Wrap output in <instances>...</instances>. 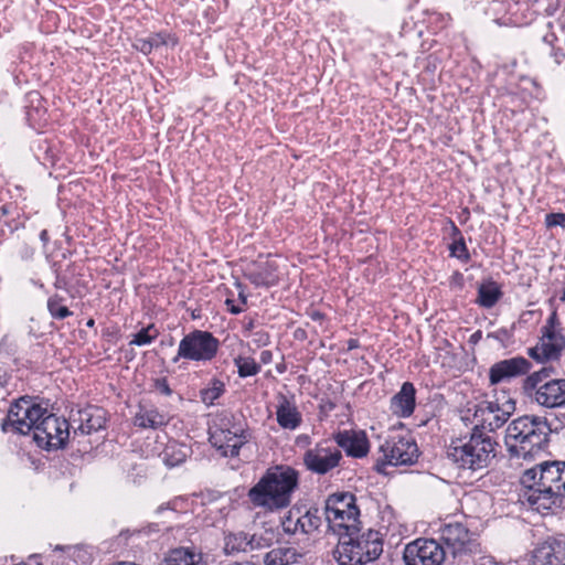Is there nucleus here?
I'll return each mask as SVG.
<instances>
[{
    "label": "nucleus",
    "instance_id": "42",
    "mask_svg": "<svg viewBox=\"0 0 565 565\" xmlns=\"http://www.w3.org/2000/svg\"><path fill=\"white\" fill-rule=\"evenodd\" d=\"M273 532L265 531L264 534H253L249 536V551L269 547L271 545Z\"/></svg>",
    "mask_w": 565,
    "mask_h": 565
},
{
    "label": "nucleus",
    "instance_id": "25",
    "mask_svg": "<svg viewBox=\"0 0 565 565\" xmlns=\"http://www.w3.org/2000/svg\"><path fill=\"white\" fill-rule=\"evenodd\" d=\"M191 449L185 444H181L178 440L171 439L166 444V447L160 454L163 463L169 468H174L182 465Z\"/></svg>",
    "mask_w": 565,
    "mask_h": 565
},
{
    "label": "nucleus",
    "instance_id": "60",
    "mask_svg": "<svg viewBox=\"0 0 565 565\" xmlns=\"http://www.w3.org/2000/svg\"><path fill=\"white\" fill-rule=\"evenodd\" d=\"M235 285L237 286V288H239L238 299L241 300V302H242L243 305H246V303H247V296H246V295H245V292H244V287H243V285H242L239 281H237Z\"/></svg>",
    "mask_w": 565,
    "mask_h": 565
},
{
    "label": "nucleus",
    "instance_id": "57",
    "mask_svg": "<svg viewBox=\"0 0 565 565\" xmlns=\"http://www.w3.org/2000/svg\"><path fill=\"white\" fill-rule=\"evenodd\" d=\"M259 359L263 364H268L273 361V352L269 350H263L259 354Z\"/></svg>",
    "mask_w": 565,
    "mask_h": 565
},
{
    "label": "nucleus",
    "instance_id": "6",
    "mask_svg": "<svg viewBox=\"0 0 565 565\" xmlns=\"http://www.w3.org/2000/svg\"><path fill=\"white\" fill-rule=\"evenodd\" d=\"M324 516L333 532H354L361 525L356 497L349 491L329 494L324 502Z\"/></svg>",
    "mask_w": 565,
    "mask_h": 565
},
{
    "label": "nucleus",
    "instance_id": "26",
    "mask_svg": "<svg viewBox=\"0 0 565 565\" xmlns=\"http://www.w3.org/2000/svg\"><path fill=\"white\" fill-rule=\"evenodd\" d=\"M503 297L501 286L493 279H488L478 286L476 303L481 308L490 309Z\"/></svg>",
    "mask_w": 565,
    "mask_h": 565
},
{
    "label": "nucleus",
    "instance_id": "27",
    "mask_svg": "<svg viewBox=\"0 0 565 565\" xmlns=\"http://www.w3.org/2000/svg\"><path fill=\"white\" fill-rule=\"evenodd\" d=\"M302 554L294 547H277L267 552L264 556L265 565H291L298 563Z\"/></svg>",
    "mask_w": 565,
    "mask_h": 565
},
{
    "label": "nucleus",
    "instance_id": "16",
    "mask_svg": "<svg viewBox=\"0 0 565 565\" xmlns=\"http://www.w3.org/2000/svg\"><path fill=\"white\" fill-rule=\"evenodd\" d=\"M565 539L550 537L533 551V565H564Z\"/></svg>",
    "mask_w": 565,
    "mask_h": 565
},
{
    "label": "nucleus",
    "instance_id": "63",
    "mask_svg": "<svg viewBox=\"0 0 565 565\" xmlns=\"http://www.w3.org/2000/svg\"><path fill=\"white\" fill-rule=\"evenodd\" d=\"M347 347H348V350L351 351V350L358 349L360 347V342L355 338H350L347 341Z\"/></svg>",
    "mask_w": 565,
    "mask_h": 565
},
{
    "label": "nucleus",
    "instance_id": "35",
    "mask_svg": "<svg viewBox=\"0 0 565 565\" xmlns=\"http://www.w3.org/2000/svg\"><path fill=\"white\" fill-rule=\"evenodd\" d=\"M225 393V384L220 379H212L209 385L200 390V398L206 406L214 405V402Z\"/></svg>",
    "mask_w": 565,
    "mask_h": 565
},
{
    "label": "nucleus",
    "instance_id": "48",
    "mask_svg": "<svg viewBox=\"0 0 565 565\" xmlns=\"http://www.w3.org/2000/svg\"><path fill=\"white\" fill-rule=\"evenodd\" d=\"M153 387L162 395L170 396L172 394V390L170 388L167 377L156 379L153 381Z\"/></svg>",
    "mask_w": 565,
    "mask_h": 565
},
{
    "label": "nucleus",
    "instance_id": "29",
    "mask_svg": "<svg viewBox=\"0 0 565 565\" xmlns=\"http://www.w3.org/2000/svg\"><path fill=\"white\" fill-rule=\"evenodd\" d=\"M160 565H202L201 554L189 548L172 550Z\"/></svg>",
    "mask_w": 565,
    "mask_h": 565
},
{
    "label": "nucleus",
    "instance_id": "49",
    "mask_svg": "<svg viewBox=\"0 0 565 565\" xmlns=\"http://www.w3.org/2000/svg\"><path fill=\"white\" fill-rule=\"evenodd\" d=\"M542 329H562L556 310H553Z\"/></svg>",
    "mask_w": 565,
    "mask_h": 565
},
{
    "label": "nucleus",
    "instance_id": "22",
    "mask_svg": "<svg viewBox=\"0 0 565 565\" xmlns=\"http://www.w3.org/2000/svg\"><path fill=\"white\" fill-rule=\"evenodd\" d=\"M562 385L563 384H558V379L548 380L544 385H539L536 390L525 394V396L543 407H562V403L559 401L561 392H558Z\"/></svg>",
    "mask_w": 565,
    "mask_h": 565
},
{
    "label": "nucleus",
    "instance_id": "24",
    "mask_svg": "<svg viewBox=\"0 0 565 565\" xmlns=\"http://www.w3.org/2000/svg\"><path fill=\"white\" fill-rule=\"evenodd\" d=\"M541 342L545 344L546 356L559 360L565 350V335L563 329H541Z\"/></svg>",
    "mask_w": 565,
    "mask_h": 565
},
{
    "label": "nucleus",
    "instance_id": "39",
    "mask_svg": "<svg viewBox=\"0 0 565 565\" xmlns=\"http://www.w3.org/2000/svg\"><path fill=\"white\" fill-rule=\"evenodd\" d=\"M158 334L159 331L156 329V326L150 323L135 333L129 344L137 347L150 344L158 337Z\"/></svg>",
    "mask_w": 565,
    "mask_h": 565
},
{
    "label": "nucleus",
    "instance_id": "4",
    "mask_svg": "<svg viewBox=\"0 0 565 565\" xmlns=\"http://www.w3.org/2000/svg\"><path fill=\"white\" fill-rule=\"evenodd\" d=\"M497 445L480 426L476 425L468 439L463 437L448 446L447 458L459 469L481 470L489 467L495 457Z\"/></svg>",
    "mask_w": 565,
    "mask_h": 565
},
{
    "label": "nucleus",
    "instance_id": "14",
    "mask_svg": "<svg viewBox=\"0 0 565 565\" xmlns=\"http://www.w3.org/2000/svg\"><path fill=\"white\" fill-rule=\"evenodd\" d=\"M249 436L248 430L242 427L224 425L211 430L209 440L221 456L233 458L238 456L239 449L248 441Z\"/></svg>",
    "mask_w": 565,
    "mask_h": 565
},
{
    "label": "nucleus",
    "instance_id": "56",
    "mask_svg": "<svg viewBox=\"0 0 565 565\" xmlns=\"http://www.w3.org/2000/svg\"><path fill=\"white\" fill-rule=\"evenodd\" d=\"M473 565H502V564L497 563L491 556H482Z\"/></svg>",
    "mask_w": 565,
    "mask_h": 565
},
{
    "label": "nucleus",
    "instance_id": "31",
    "mask_svg": "<svg viewBox=\"0 0 565 565\" xmlns=\"http://www.w3.org/2000/svg\"><path fill=\"white\" fill-rule=\"evenodd\" d=\"M298 532L310 534L321 526V515L319 509L316 507L309 508L305 514L297 515Z\"/></svg>",
    "mask_w": 565,
    "mask_h": 565
},
{
    "label": "nucleus",
    "instance_id": "53",
    "mask_svg": "<svg viewBox=\"0 0 565 565\" xmlns=\"http://www.w3.org/2000/svg\"><path fill=\"white\" fill-rule=\"evenodd\" d=\"M449 224H450V237L452 238V241L459 238V237H463L461 231L458 228V226L455 224V222L452 220H449L448 221Z\"/></svg>",
    "mask_w": 565,
    "mask_h": 565
},
{
    "label": "nucleus",
    "instance_id": "58",
    "mask_svg": "<svg viewBox=\"0 0 565 565\" xmlns=\"http://www.w3.org/2000/svg\"><path fill=\"white\" fill-rule=\"evenodd\" d=\"M296 443L298 446H309L311 444V438L308 435H300L297 437Z\"/></svg>",
    "mask_w": 565,
    "mask_h": 565
},
{
    "label": "nucleus",
    "instance_id": "3",
    "mask_svg": "<svg viewBox=\"0 0 565 565\" xmlns=\"http://www.w3.org/2000/svg\"><path fill=\"white\" fill-rule=\"evenodd\" d=\"M559 465L561 460L543 461L522 473L520 482L525 488L524 498L536 510L559 507L555 486L561 476Z\"/></svg>",
    "mask_w": 565,
    "mask_h": 565
},
{
    "label": "nucleus",
    "instance_id": "41",
    "mask_svg": "<svg viewBox=\"0 0 565 565\" xmlns=\"http://www.w3.org/2000/svg\"><path fill=\"white\" fill-rule=\"evenodd\" d=\"M561 7V0H540L532 8L535 13L552 17Z\"/></svg>",
    "mask_w": 565,
    "mask_h": 565
},
{
    "label": "nucleus",
    "instance_id": "38",
    "mask_svg": "<svg viewBox=\"0 0 565 565\" xmlns=\"http://www.w3.org/2000/svg\"><path fill=\"white\" fill-rule=\"evenodd\" d=\"M501 409V403L500 399L497 398L495 401H483L476 405L475 409V417H480L482 422V426L480 428H484L486 423L488 422V418L486 415H492L495 413H499Z\"/></svg>",
    "mask_w": 565,
    "mask_h": 565
},
{
    "label": "nucleus",
    "instance_id": "8",
    "mask_svg": "<svg viewBox=\"0 0 565 565\" xmlns=\"http://www.w3.org/2000/svg\"><path fill=\"white\" fill-rule=\"evenodd\" d=\"M220 347V340L212 332L194 329L181 339L177 355L172 359V362L177 363L183 359L192 362L207 363L216 358Z\"/></svg>",
    "mask_w": 565,
    "mask_h": 565
},
{
    "label": "nucleus",
    "instance_id": "11",
    "mask_svg": "<svg viewBox=\"0 0 565 565\" xmlns=\"http://www.w3.org/2000/svg\"><path fill=\"white\" fill-rule=\"evenodd\" d=\"M46 413V407L35 403L30 396H22L9 408L1 423V429L12 430L20 435H29L35 423Z\"/></svg>",
    "mask_w": 565,
    "mask_h": 565
},
{
    "label": "nucleus",
    "instance_id": "32",
    "mask_svg": "<svg viewBox=\"0 0 565 565\" xmlns=\"http://www.w3.org/2000/svg\"><path fill=\"white\" fill-rule=\"evenodd\" d=\"M249 536L250 535L244 531L226 534L224 544L225 552L228 554L248 552Z\"/></svg>",
    "mask_w": 565,
    "mask_h": 565
},
{
    "label": "nucleus",
    "instance_id": "12",
    "mask_svg": "<svg viewBox=\"0 0 565 565\" xmlns=\"http://www.w3.org/2000/svg\"><path fill=\"white\" fill-rule=\"evenodd\" d=\"M448 552L440 541L419 537L408 543L403 553L405 565H443Z\"/></svg>",
    "mask_w": 565,
    "mask_h": 565
},
{
    "label": "nucleus",
    "instance_id": "28",
    "mask_svg": "<svg viewBox=\"0 0 565 565\" xmlns=\"http://www.w3.org/2000/svg\"><path fill=\"white\" fill-rule=\"evenodd\" d=\"M171 41L172 45L177 44V40L172 38L170 34L166 32H158L151 34L147 39H137L134 43V47L143 53L145 55H149L153 49H158L161 45H167Z\"/></svg>",
    "mask_w": 565,
    "mask_h": 565
},
{
    "label": "nucleus",
    "instance_id": "34",
    "mask_svg": "<svg viewBox=\"0 0 565 565\" xmlns=\"http://www.w3.org/2000/svg\"><path fill=\"white\" fill-rule=\"evenodd\" d=\"M64 302L65 298L58 294H53L47 298L46 308L52 319L64 320L73 316V311H71Z\"/></svg>",
    "mask_w": 565,
    "mask_h": 565
},
{
    "label": "nucleus",
    "instance_id": "20",
    "mask_svg": "<svg viewBox=\"0 0 565 565\" xmlns=\"http://www.w3.org/2000/svg\"><path fill=\"white\" fill-rule=\"evenodd\" d=\"M77 415L78 418H74L73 420L79 422V425L77 429L74 430V434L79 430L82 435H90L106 426V411L102 407L89 405L79 409Z\"/></svg>",
    "mask_w": 565,
    "mask_h": 565
},
{
    "label": "nucleus",
    "instance_id": "2",
    "mask_svg": "<svg viewBox=\"0 0 565 565\" xmlns=\"http://www.w3.org/2000/svg\"><path fill=\"white\" fill-rule=\"evenodd\" d=\"M551 433V425L545 417L524 415L513 419L504 437L510 457L533 459L548 447Z\"/></svg>",
    "mask_w": 565,
    "mask_h": 565
},
{
    "label": "nucleus",
    "instance_id": "7",
    "mask_svg": "<svg viewBox=\"0 0 565 565\" xmlns=\"http://www.w3.org/2000/svg\"><path fill=\"white\" fill-rule=\"evenodd\" d=\"M440 542L448 555L459 563H469V558L481 554V544L478 535L460 522L448 523L440 530Z\"/></svg>",
    "mask_w": 565,
    "mask_h": 565
},
{
    "label": "nucleus",
    "instance_id": "47",
    "mask_svg": "<svg viewBox=\"0 0 565 565\" xmlns=\"http://www.w3.org/2000/svg\"><path fill=\"white\" fill-rule=\"evenodd\" d=\"M547 227L561 226L565 228V213H548L545 215Z\"/></svg>",
    "mask_w": 565,
    "mask_h": 565
},
{
    "label": "nucleus",
    "instance_id": "61",
    "mask_svg": "<svg viewBox=\"0 0 565 565\" xmlns=\"http://www.w3.org/2000/svg\"><path fill=\"white\" fill-rule=\"evenodd\" d=\"M558 384H564L558 392H561L559 401L562 403V407H565V379H558Z\"/></svg>",
    "mask_w": 565,
    "mask_h": 565
},
{
    "label": "nucleus",
    "instance_id": "43",
    "mask_svg": "<svg viewBox=\"0 0 565 565\" xmlns=\"http://www.w3.org/2000/svg\"><path fill=\"white\" fill-rule=\"evenodd\" d=\"M300 513V509L294 507L289 510L288 514L282 519L281 525L286 533L295 534L298 532L297 515Z\"/></svg>",
    "mask_w": 565,
    "mask_h": 565
},
{
    "label": "nucleus",
    "instance_id": "36",
    "mask_svg": "<svg viewBox=\"0 0 565 565\" xmlns=\"http://www.w3.org/2000/svg\"><path fill=\"white\" fill-rule=\"evenodd\" d=\"M239 377L254 376L260 372V365L250 356H237L234 359Z\"/></svg>",
    "mask_w": 565,
    "mask_h": 565
},
{
    "label": "nucleus",
    "instance_id": "45",
    "mask_svg": "<svg viewBox=\"0 0 565 565\" xmlns=\"http://www.w3.org/2000/svg\"><path fill=\"white\" fill-rule=\"evenodd\" d=\"M160 532V525L159 523H149L148 525L141 527V529H138V530H134V531H130V530H124L120 532V536H125L126 539L130 535H134V534H151V533H158Z\"/></svg>",
    "mask_w": 565,
    "mask_h": 565
},
{
    "label": "nucleus",
    "instance_id": "17",
    "mask_svg": "<svg viewBox=\"0 0 565 565\" xmlns=\"http://www.w3.org/2000/svg\"><path fill=\"white\" fill-rule=\"evenodd\" d=\"M277 270L275 262H254L244 270V277L257 288H270L279 281Z\"/></svg>",
    "mask_w": 565,
    "mask_h": 565
},
{
    "label": "nucleus",
    "instance_id": "1",
    "mask_svg": "<svg viewBox=\"0 0 565 565\" xmlns=\"http://www.w3.org/2000/svg\"><path fill=\"white\" fill-rule=\"evenodd\" d=\"M298 488L299 471L288 465H276L249 488L247 498L254 508L279 512L291 504L292 494Z\"/></svg>",
    "mask_w": 565,
    "mask_h": 565
},
{
    "label": "nucleus",
    "instance_id": "55",
    "mask_svg": "<svg viewBox=\"0 0 565 565\" xmlns=\"http://www.w3.org/2000/svg\"><path fill=\"white\" fill-rule=\"evenodd\" d=\"M226 306L227 310L233 315H238L244 310L243 307L236 306L231 299H226Z\"/></svg>",
    "mask_w": 565,
    "mask_h": 565
},
{
    "label": "nucleus",
    "instance_id": "13",
    "mask_svg": "<svg viewBox=\"0 0 565 565\" xmlns=\"http://www.w3.org/2000/svg\"><path fill=\"white\" fill-rule=\"evenodd\" d=\"M341 460V449L329 439L317 443L313 447L308 448L302 456L305 468L318 476L329 473L340 466Z\"/></svg>",
    "mask_w": 565,
    "mask_h": 565
},
{
    "label": "nucleus",
    "instance_id": "18",
    "mask_svg": "<svg viewBox=\"0 0 565 565\" xmlns=\"http://www.w3.org/2000/svg\"><path fill=\"white\" fill-rule=\"evenodd\" d=\"M335 447L343 449L348 456L362 458L369 452V440L365 433L343 430L334 435Z\"/></svg>",
    "mask_w": 565,
    "mask_h": 565
},
{
    "label": "nucleus",
    "instance_id": "46",
    "mask_svg": "<svg viewBox=\"0 0 565 565\" xmlns=\"http://www.w3.org/2000/svg\"><path fill=\"white\" fill-rule=\"evenodd\" d=\"M558 473L561 476L557 478L555 486H556V493L558 495L559 505H561L563 502V499L565 498V461L561 460Z\"/></svg>",
    "mask_w": 565,
    "mask_h": 565
},
{
    "label": "nucleus",
    "instance_id": "62",
    "mask_svg": "<svg viewBox=\"0 0 565 565\" xmlns=\"http://www.w3.org/2000/svg\"><path fill=\"white\" fill-rule=\"evenodd\" d=\"M294 337L296 340H306L307 339V332L302 328H298L295 330Z\"/></svg>",
    "mask_w": 565,
    "mask_h": 565
},
{
    "label": "nucleus",
    "instance_id": "9",
    "mask_svg": "<svg viewBox=\"0 0 565 565\" xmlns=\"http://www.w3.org/2000/svg\"><path fill=\"white\" fill-rule=\"evenodd\" d=\"M382 456L376 459L373 469L381 475H387V466H412L418 457V446L413 438L393 437L380 446Z\"/></svg>",
    "mask_w": 565,
    "mask_h": 565
},
{
    "label": "nucleus",
    "instance_id": "37",
    "mask_svg": "<svg viewBox=\"0 0 565 565\" xmlns=\"http://www.w3.org/2000/svg\"><path fill=\"white\" fill-rule=\"evenodd\" d=\"M26 99L31 105H33L34 103H38L36 107L29 106V105L25 106L26 120L29 121L30 125H33L38 120V118H41L45 114V109L40 106L42 97L38 92L29 93L26 95Z\"/></svg>",
    "mask_w": 565,
    "mask_h": 565
},
{
    "label": "nucleus",
    "instance_id": "64",
    "mask_svg": "<svg viewBox=\"0 0 565 565\" xmlns=\"http://www.w3.org/2000/svg\"><path fill=\"white\" fill-rule=\"evenodd\" d=\"M481 337H482V332L480 330H478L473 334H471L470 342L477 343L481 339Z\"/></svg>",
    "mask_w": 565,
    "mask_h": 565
},
{
    "label": "nucleus",
    "instance_id": "51",
    "mask_svg": "<svg viewBox=\"0 0 565 565\" xmlns=\"http://www.w3.org/2000/svg\"><path fill=\"white\" fill-rule=\"evenodd\" d=\"M551 55L557 65L565 61V52L561 47L553 46Z\"/></svg>",
    "mask_w": 565,
    "mask_h": 565
},
{
    "label": "nucleus",
    "instance_id": "40",
    "mask_svg": "<svg viewBox=\"0 0 565 565\" xmlns=\"http://www.w3.org/2000/svg\"><path fill=\"white\" fill-rule=\"evenodd\" d=\"M449 252L451 257H456L462 263H468L471 258L468 247L465 242V237H459L449 245Z\"/></svg>",
    "mask_w": 565,
    "mask_h": 565
},
{
    "label": "nucleus",
    "instance_id": "33",
    "mask_svg": "<svg viewBox=\"0 0 565 565\" xmlns=\"http://www.w3.org/2000/svg\"><path fill=\"white\" fill-rule=\"evenodd\" d=\"M515 401L511 397H508L504 402L501 403V409L499 413L492 414V418L489 419L486 423V425L489 427L491 431L502 427L509 417L514 413L515 411Z\"/></svg>",
    "mask_w": 565,
    "mask_h": 565
},
{
    "label": "nucleus",
    "instance_id": "5",
    "mask_svg": "<svg viewBox=\"0 0 565 565\" xmlns=\"http://www.w3.org/2000/svg\"><path fill=\"white\" fill-rule=\"evenodd\" d=\"M361 525L354 532L339 533L334 557L340 565H365L377 559L383 552L380 532L367 530L360 534Z\"/></svg>",
    "mask_w": 565,
    "mask_h": 565
},
{
    "label": "nucleus",
    "instance_id": "54",
    "mask_svg": "<svg viewBox=\"0 0 565 565\" xmlns=\"http://www.w3.org/2000/svg\"><path fill=\"white\" fill-rule=\"evenodd\" d=\"M53 285H54L55 289H66L67 280L65 277L61 276L56 271V277H55V281Z\"/></svg>",
    "mask_w": 565,
    "mask_h": 565
},
{
    "label": "nucleus",
    "instance_id": "59",
    "mask_svg": "<svg viewBox=\"0 0 565 565\" xmlns=\"http://www.w3.org/2000/svg\"><path fill=\"white\" fill-rule=\"evenodd\" d=\"M12 204H3L0 206V220L12 212Z\"/></svg>",
    "mask_w": 565,
    "mask_h": 565
},
{
    "label": "nucleus",
    "instance_id": "15",
    "mask_svg": "<svg viewBox=\"0 0 565 565\" xmlns=\"http://www.w3.org/2000/svg\"><path fill=\"white\" fill-rule=\"evenodd\" d=\"M531 369L532 363L521 355L498 361L489 369L490 385H498L526 375Z\"/></svg>",
    "mask_w": 565,
    "mask_h": 565
},
{
    "label": "nucleus",
    "instance_id": "10",
    "mask_svg": "<svg viewBox=\"0 0 565 565\" xmlns=\"http://www.w3.org/2000/svg\"><path fill=\"white\" fill-rule=\"evenodd\" d=\"M32 430L36 445L47 451L64 449L70 439V423L50 413L47 408Z\"/></svg>",
    "mask_w": 565,
    "mask_h": 565
},
{
    "label": "nucleus",
    "instance_id": "50",
    "mask_svg": "<svg viewBox=\"0 0 565 565\" xmlns=\"http://www.w3.org/2000/svg\"><path fill=\"white\" fill-rule=\"evenodd\" d=\"M547 28L552 30L553 22H548ZM542 41L553 47L555 42L557 41V35L553 31H550L542 38Z\"/></svg>",
    "mask_w": 565,
    "mask_h": 565
},
{
    "label": "nucleus",
    "instance_id": "19",
    "mask_svg": "<svg viewBox=\"0 0 565 565\" xmlns=\"http://www.w3.org/2000/svg\"><path fill=\"white\" fill-rule=\"evenodd\" d=\"M416 406V390L413 383L404 382L399 392L392 396L390 401L391 412L401 417H409Z\"/></svg>",
    "mask_w": 565,
    "mask_h": 565
},
{
    "label": "nucleus",
    "instance_id": "44",
    "mask_svg": "<svg viewBox=\"0 0 565 565\" xmlns=\"http://www.w3.org/2000/svg\"><path fill=\"white\" fill-rule=\"evenodd\" d=\"M545 344L544 343H537L535 347L527 349V354L531 359L539 363H547L551 361H556L554 358L546 356L545 351Z\"/></svg>",
    "mask_w": 565,
    "mask_h": 565
},
{
    "label": "nucleus",
    "instance_id": "23",
    "mask_svg": "<svg viewBox=\"0 0 565 565\" xmlns=\"http://www.w3.org/2000/svg\"><path fill=\"white\" fill-rule=\"evenodd\" d=\"M168 422V417L160 413L156 407H146L141 405L134 417V425L142 429H158L166 426Z\"/></svg>",
    "mask_w": 565,
    "mask_h": 565
},
{
    "label": "nucleus",
    "instance_id": "21",
    "mask_svg": "<svg viewBox=\"0 0 565 565\" xmlns=\"http://www.w3.org/2000/svg\"><path fill=\"white\" fill-rule=\"evenodd\" d=\"M276 419L278 425L284 429L294 430L302 423V415L286 395H278V404L276 407Z\"/></svg>",
    "mask_w": 565,
    "mask_h": 565
},
{
    "label": "nucleus",
    "instance_id": "30",
    "mask_svg": "<svg viewBox=\"0 0 565 565\" xmlns=\"http://www.w3.org/2000/svg\"><path fill=\"white\" fill-rule=\"evenodd\" d=\"M555 372L553 366H543L541 370L527 373L526 377L522 382V392L523 394H527L537 388L539 385H544V383L548 380H552L551 376Z\"/></svg>",
    "mask_w": 565,
    "mask_h": 565
},
{
    "label": "nucleus",
    "instance_id": "52",
    "mask_svg": "<svg viewBox=\"0 0 565 565\" xmlns=\"http://www.w3.org/2000/svg\"><path fill=\"white\" fill-rule=\"evenodd\" d=\"M307 315H308V316H309L313 321H320V322H322V321H324V320H326V318H327V316H326L323 312L319 311V310H308V311H307Z\"/></svg>",
    "mask_w": 565,
    "mask_h": 565
}]
</instances>
